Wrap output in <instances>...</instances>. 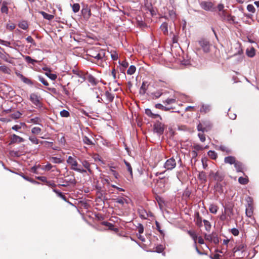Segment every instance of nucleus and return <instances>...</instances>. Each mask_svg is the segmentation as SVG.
Segmentation results:
<instances>
[{
  "mask_svg": "<svg viewBox=\"0 0 259 259\" xmlns=\"http://www.w3.org/2000/svg\"><path fill=\"white\" fill-rule=\"evenodd\" d=\"M160 29L163 31L164 34H166L168 33V28L167 23H163L160 26Z\"/></svg>",
  "mask_w": 259,
  "mask_h": 259,
  "instance_id": "c756f323",
  "label": "nucleus"
},
{
  "mask_svg": "<svg viewBox=\"0 0 259 259\" xmlns=\"http://www.w3.org/2000/svg\"><path fill=\"white\" fill-rule=\"evenodd\" d=\"M53 191L55 192L57 194V195L59 197H60L61 199H62L65 201L66 200V198L65 196L62 193L59 192V191H58L56 189H54Z\"/></svg>",
  "mask_w": 259,
  "mask_h": 259,
  "instance_id": "58836bf2",
  "label": "nucleus"
},
{
  "mask_svg": "<svg viewBox=\"0 0 259 259\" xmlns=\"http://www.w3.org/2000/svg\"><path fill=\"white\" fill-rule=\"evenodd\" d=\"M155 107L157 109H161V110H163L164 106L160 103H158V104H155Z\"/></svg>",
  "mask_w": 259,
  "mask_h": 259,
  "instance_id": "774afa93",
  "label": "nucleus"
},
{
  "mask_svg": "<svg viewBox=\"0 0 259 259\" xmlns=\"http://www.w3.org/2000/svg\"><path fill=\"white\" fill-rule=\"evenodd\" d=\"M164 130V125L160 122L157 121L154 124V131L158 134L161 135Z\"/></svg>",
  "mask_w": 259,
  "mask_h": 259,
  "instance_id": "0eeeda50",
  "label": "nucleus"
},
{
  "mask_svg": "<svg viewBox=\"0 0 259 259\" xmlns=\"http://www.w3.org/2000/svg\"><path fill=\"white\" fill-rule=\"evenodd\" d=\"M97 60L96 64L100 65L102 60H105L106 59V51L104 49H97V53L96 55V57L94 58Z\"/></svg>",
  "mask_w": 259,
  "mask_h": 259,
  "instance_id": "f03ea898",
  "label": "nucleus"
},
{
  "mask_svg": "<svg viewBox=\"0 0 259 259\" xmlns=\"http://www.w3.org/2000/svg\"><path fill=\"white\" fill-rule=\"evenodd\" d=\"M147 90V88L144 82H143L142 86L140 89V93L142 94H144Z\"/></svg>",
  "mask_w": 259,
  "mask_h": 259,
  "instance_id": "37998d69",
  "label": "nucleus"
},
{
  "mask_svg": "<svg viewBox=\"0 0 259 259\" xmlns=\"http://www.w3.org/2000/svg\"><path fill=\"white\" fill-rule=\"evenodd\" d=\"M29 140L33 143V144H38L39 142H38V140L34 136H30L29 137Z\"/></svg>",
  "mask_w": 259,
  "mask_h": 259,
  "instance_id": "c03bdc74",
  "label": "nucleus"
},
{
  "mask_svg": "<svg viewBox=\"0 0 259 259\" xmlns=\"http://www.w3.org/2000/svg\"><path fill=\"white\" fill-rule=\"evenodd\" d=\"M188 234L192 237L194 241V243L196 244V239L197 238V235L196 232L194 231L189 230L187 231Z\"/></svg>",
  "mask_w": 259,
  "mask_h": 259,
  "instance_id": "aec40b11",
  "label": "nucleus"
},
{
  "mask_svg": "<svg viewBox=\"0 0 259 259\" xmlns=\"http://www.w3.org/2000/svg\"><path fill=\"white\" fill-rule=\"evenodd\" d=\"M225 162H235V158L232 156H228L225 158Z\"/></svg>",
  "mask_w": 259,
  "mask_h": 259,
  "instance_id": "09e8293b",
  "label": "nucleus"
},
{
  "mask_svg": "<svg viewBox=\"0 0 259 259\" xmlns=\"http://www.w3.org/2000/svg\"><path fill=\"white\" fill-rule=\"evenodd\" d=\"M199 139H200V140L203 142L205 141V135L203 134V133H199L198 135Z\"/></svg>",
  "mask_w": 259,
  "mask_h": 259,
  "instance_id": "0e129e2a",
  "label": "nucleus"
},
{
  "mask_svg": "<svg viewBox=\"0 0 259 259\" xmlns=\"http://www.w3.org/2000/svg\"><path fill=\"white\" fill-rule=\"evenodd\" d=\"M219 149L223 152H225L227 153H229L231 152V149L225 145H220L219 146Z\"/></svg>",
  "mask_w": 259,
  "mask_h": 259,
  "instance_id": "5701e85b",
  "label": "nucleus"
},
{
  "mask_svg": "<svg viewBox=\"0 0 259 259\" xmlns=\"http://www.w3.org/2000/svg\"><path fill=\"white\" fill-rule=\"evenodd\" d=\"M208 155L213 160H215L217 157V154L214 151L211 150L208 152Z\"/></svg>",
  "mask_w": 259,
  "mask_h": 259,
  "instance_id": "473e14b6",
  "label": "nucleus"
},
{
  "mask_svg": "<svg viewBox=\"0 0 259 259\" xmlns=\"http://www.w3.org/2000/svg\"><path fill=\"white\" fill-rule=\"evenodd\" d=\"M83 141L85 144L88 145H92L93 144L92 141L87 137H84Z\"/></svg>",
  "mask_w": 259,
  "mask_h": 259,
  "instance_id": "3c124183",
  "label": "nucleus"
},
{
  "mask_svg": "<svg viewBox=\"0 0 259 259\" xmlns=\"http://www.w3.org/2000/svg\"><path fill=\"white\" fill-rule=\"evenodd\" d=\"M38 80L45 86H48L49 83L42 76H39L38 77Z\"/></svg>",
  "mask_w": 259,
  "mask_h": 259,
  "instance_id": "49530a36",
  "label": "nucleus"
},
{
  "mask_svg": "<svg viewBox=\"0 0 259 259\" xmlns=\"http://www.w3.org/2000/svg\"><path fill=\"white\" fill-rule=\"evenodd\" d=\"M18 26L22 29L26 30L28 28V25L26 21H23L18 24Z\"/></svg>",
  "mask_w": 259,
  "mask_h": 259,
  "instance_id": "412c9836",
  "label": "nucleus"
},
{
  "mask_svg": "<svg viewBox=\"0 0 259 259\" xmlns=\"http://www.w3.org/2000/svg\"><path fill=\"white\" fill-rule=\"evenodd\" d=\"M25 124L24 123H21L20 124H17L14 125L12 128L13 130H15L16 131H18L21 128V125H25Z\"/></svg>",
  "mask_w": 259,
  "mask_h": 259,
  "instance_id": "a18cd8bd",
  "label": "nucleus"
},
{
  "mask_svg": "<svg viewBox=\"0 0 259 259\" xmlns=\"http://www.w3.org/2000/svg\"><path fill=\"white\" fill-rule=\"evenodd\" d=\"M41 15L42 16H43V17L47 19V20H52L54 16V15H51V14H49L44 11H41L39 12Z\"/></svg>",
  "mask_w": 259,
  "mask_h": 259,
  "instance_id": "f3484780",
  "label": "nucleus"
},
{
  "mask_svg": "<svg viewBox=\"0 0 259 259\" xmlns=\"http://www.w3.org/2000/svg\"><path fill=\"white\" fill-rule=\"evenodd\" d=\"M22 114L19 112V111H16L15 112H14V113H12L11 115V118H13V119H18L21 116Z\"/></svg>",
  "mask_w": 259,
  "mask_h": 259,
  "instance_id": "e433bc0d",
  "label": "nucleus"
},
{
  "mask_svg": "<svg viewBox=\"0 0 259 259\" xmlns=\"http://www.w3.org/2000/svg\"><path fill=\"white\" fill-rule=\"evenodd\" d=\"M60 115L63 117H68L70 115L69 112L66 110H63L60 112Z\"/></svg>",
  "mask_w": 259,
  "mask_h": 259,
  "instance_id": "a19ab883",
  "label": "nucleus"
},
{
  "mask_svg": "<svg viewBox=\"0 0 259 259\" xmlns=\"http://www.w3.org/2000/svg\"><path fill=\"white\" fill-rule=\"evenodd\" d=\"M253 214V207L251 204H248L246 208V215L250 218Z\"/></svg>",
  "mask_w": 259,
  "mask_h": 259,
  "instance_id": "2eb2a0df",
  "label": "nucleus"
},
{
  "mask_svg": "<svg viewBox=\"0 0 259 259\" xmlns=\"http://www.w3.org/2000/svg\"><path fill=\"white\" fill-rule=\"evenodd\" d=\"M0 44L5 46L6 47H11V42L10 41H5L1 39H0Z\"/></svg>",
  "mask_w": 259,
  "mask_h": 259,
  "instance_id": "864d4df0",
  "label": "nucleus"
},
{
  "mask_svg": "<svg viewBox=\"0 0 259 259\" xmlns=\"http://www.w3.org/2000/svg\"><path fill=\"white\" fill-rule=\"evenodd\" d=\"M97 53V49L96 50H94L93 49H91L88 51V55L95 58L96 57V55Z\"/></svg>",
  "mask_w": 259,
  "mask_h": 259,
  "instance_id": "4c0bfd02",
  "label": "nucleus"
},
{
  "mask_svg": "<svg viewBox=\"0 0 259 259\" xmlns=\"http://www.w3.org/2000/svg\"><path fill=\"white\" fill-rule=\"evenodd\" d=\"M105 96L109 102H112L114 99V96L108 91L106 92Z\"/></svg>",
  "mask_w": 259,
  "mask_h": 259,
  "instance_id": "7c9ffc66",
  "label": "nucleus"
},
{
  "mask_svg": "<svg viewBox=\"0 0 259 259\" xmlns=\"http://www.w3.org/2000/svg\"><path fill=\"white\" fill-rule=\"evenodd\" d=\"M247 10L249 11V12H252V13H254L255 12V9L254 8V7H253V5H248L247 6Z\"/></svg>",
  "mask_w": 259,
  "mask_h": 259,
  "instance_id": "4d7b16f0",
  "label": "nucleus"
},
{
  "mask_svg": "<svg viewBox=\"0 0 259 259\" xmlns=\"http://www.w3.org/2000/svg\"><path fill=\"white\" fill-rule=\"evenodd\" d=\"M39 121H40V119L39 118L35 117L34 118L30 119L28 122L37 124L39 122Z\"/></svg>",
  "mask_w": 259,
  "mask_h": 259,
  "instance_id": "de8ad7c7",
  "label": "nucleus"
},
{
  "mask_svg": "<svg viewBox=\"0 0 259 259\" xmlns=\"http://www.w3.org/2000/svg\"><path fill=\"white\" fill-rule=\"evenodd\" d=\"M62 92L63 93H64L66 95H69V92L68 91V90L65 88V86L62 87Z\"/></svg>",
  "mask_w": 259,
  "mask_h": 259,
  "instance_id": "338daca9",
  "label": "nucleus"
},
{
  "mask_svg": "<svg viewBox=\"0 0 259 259\" xmlns=\"http://www.w3.org/2000/svg\"><path fill=\"white\" fill-rule=\"evenodd\" d=\"M78 77L82 78L83 80L85 79V74L80 71H78L74 73Z\"/></svg>",
  "mask_w": 259,
  "mask_h": 259,
  "instance_id": "8fccbe9b",
  "label": "nucleus"
},
{
  "mask_svg": "<svg viewBox=\"0 0 259 259\" xmlns=\"http://www.w3.org/2000/svg\"><path fill=\"white\" fill-rule=\"evenodd\" d=\"M72 11L74 13H77L79 11L80 6L78 4H74L72 5Z\"/></svg>",
  "mask_w": 259,
  "mask_h": 259,
  "instance_id": "ea45409f",
  "label": "nucleus"
},
{
  "mask_svg": "<svg viewBox=\"0 0 259 259\" xmlns=\"http://www.w3.org/2000/svg\"><path fill=\"white\" fill-rule=\"evenodd\" d=\"M220 15L224 21H227L230 24L237 23L235 21V17L228 14L225 11H223Z\"/></svg>",
  "mask_w": 259,
  "mask_h": 259,
  "instance_id": "7ed1b4c3",
  "label": "nucleus"
},
{
  "mask_svg": "<svg viewBox=\"0 0 259 259\" xmlns=\"http://www.w3.org/2000/svg\"><path fill=\"white\" fill-rule=\"evenodd\" d=\"M231 164H232L233 163H230ZM235 164L234 166L237 170V171H242V168L240 166L239 164L241 163H234Z\"/></svg>",
  "mask_w": 259,
  "mask_h": 259,
  "instance_id": "052dcab7",
  "label": "nucleus"
},
{
  "mask_svg": "<svg viewBox=\"0 0 259 259\" xmlns=\"http://www.w3.org/2000/svg\"><path fill=\"white\" fill-rule=\"evenodd\" d=\"M21 176L26 180L32 183H33V184H39V182H37V181H34V180L28 177H26L23 175H22Z\"/></svg>",
  "mask_w": 259,
  "mask_h": 259,
  "instance_id": "79ce46f5",
  "label": "nucleus"
},
{
  "mask_svg": "<svg viewBox=\"0 0 259 259\" xmlns=\"http://www.w3.org/2000/svg\"><path fill=\"white\" fill-rule=\"evenodd\" d=\"M197 130L198 131H201L202 132H204L206 131V128L203 127L202 124L200 123L197 125Z\"/></svg>",
  "mask_w": 259,
  "mask_h": 259,
  "instance_id": "680f3d73",
  "label": "nucleus"
},
{
  "mask_svg": "<svg viewBox=\"0 0 259 259\" xmlns=\"http://www.w3.org/2000/svg\"><path fill=\"white\" fill-rule=\"evenodd\" d=\"M87 79L88 81L93 85H96L98 82V80L92 75H88Z\"/></svg>",
  "mask_w": 259,
  "mask_h": 259,
  "instance_id": "ddd939ff",
  "label": "nucleus"
},
{
  "mask_svg": "<svg viewBox=\"0 0 259 259\" xmlns=\"http://www.w3.org/2000/svg\"><path fill=\"white\" fill-rule=\"evenodd\" d=\"M17 76L25 83L26 84H32V82H31V81L26 78V77H25L24 76H23L22 74H20V73H18L17 74Z\"/></svg>",
  "mask_w": 259,
  "mask_h": 259,
  "instance_id": "dca6fc26",
  "label": "nucleus"
},
{
  "mask_svg": "<svg viewBox=\"0 0 259 259\" xmlns=\"http://www.w3.org/2000/svg\"><path fill=\"white\" fill-rule=\"evenodd\" d=\"M15 27L16 26L14 23L8 24L6 26L7 29H9L11 31L14 30Z\"/></svg>",
  "mask_w": 259,
  "mask_h": 259,
  "instance_id": "13d9d810",
  "label": "nucleus"
},
{
  "mask_svg": "<svg viewBox=\"0 0 259 259\" xmlns=\"http://www.w3.org/2000/svg\"><path fill=\"white\" fill-rule=\"evenodd\" d=\"M31 102L37 107L40 108L41 103L39 97L35 94H31L30 96Z\"/></svg>",
  "mask_w": 259,
  "mask_h": 259,
  "instance_id": "423d86ee",
  "label": "nucleus"
},
{
  "mask_svg": "<svg viewBox=\"0 0 259 259\" xmlns=\"http://www.w3.org/2000/svg\"><path fill=\"white\" fill-rule=\"evenodd\" d=\"M245 246L243 244L238 245L233 249V256H236V254L238 252H241V255H239V257H244L245 255Z\"/></svg>",
  "mask_w": 259,
  "mask_h": 259,
  "instance_id": "39448f33",
  "label": "nucleus"
},
{
  "mask_svg": "<svg viewBox=\"0 0 259 259\" xmlns=\"http://www.w3.org/2000/svg\"><path fill=\"white\" fill-rule=\"evenodd\" d=\"M1 12L3 13L8 14V8L7 6V3L5 2H4L3 3V5L1 8Z\"/></svg>",
  "mask_w": 259,
  "mask_h": 259,
  "instance_id": "cd10ccee",
  "label": "nucleus"
},
{
  "mask_svg": "<svg viewBox=\"0 0 259 259\" xmlns=\"http://www.w3.org/2000/svg\"><path fill=\"white\" fill-rule=\"evenodd\" d=\"M255 49L251 47L246 50V54L249 57H253L255 55Z\"/></svg>",
  "mask_w": 259,
  "mask_h": 259,
  "instance_id": "a211bd4d",
  "label": "nucleus"
},
{
  "mask_svg": "<svg viewBox=\"0 0 259 259\" xmlns=\"http://www.w3.org/2000/svg\"><path fill=\"white\" fill-rule=\"evenodd\" d=\"M163 103L166 104L167 105H170L174 103H175L176 102V98H167L165 101H163Z\"/></svg>",
  "mask_w": 259,
  "mask_h": 259,
  "instance_id": "b1692460",
  "label": "nucleus"
},
{
  "mask_svg": "<svg viewBox=\"0 0 259 259\" xmlns=\"http://www.w3.org/2000/svg\"><path fill=\"white\" fill-rule=\"evenodd\" d=\"M138 232L140 234H141L144 232V227L142 224H139L137 227Z\"/></svg>",
  "mask_w": 259,
  "mask_h": 259,
  "instance_id": "6e6d98bb",
  "label": "nucleus"
},
{
  "mask_svg": "<svg viewBox=\"0 0 259 259\" xmlns=\"http://www.w3.org/2000/svg\"><path fill=\"white\" fill-rule=\"evenodd\" d=\"M163 93L160 91H158L152 93V99H156L159 98L161 95H162Z\"/></svg>",
  "mask_w": 259,
  "mask_h": 259,
  "instance_id": "2f4dec72",
  "label": "nucleus"
},
{
  "mask_svg": "<svg viewBox=\"0 0 259 259\" xmlns=\"http://www.w3.org/2000/svg\"><path fill=\"white\" fill-rule=\"evenodd\" d=\"M198 178L202 181H205L206 179V176L205 172L202 171L199 173Z\"/></svg>",
  "mask_w": 259,
  "mask_h": 259,
  "instance_id": "bf43d9fd",
  "label": "nucleus"
},
{
  "mask_svg": "<svg viewBox=\"0 0 259 259\" xmlns=\"http://www.w3.org/2000/svg\"><path fill=\"white\" fill-rule=\"evenodd\" d=\"M24 141H25V140L23 138H22L15 134H13L11 136V141H10V144H11L13 143H20L24 142Z\"/></svg>",
  "mask_w": 259,
  "mask_h": 259,
  "instance_id": "1a4fd4ad",
  "label": "nucleus"
},
{
  "mask_svg": "<svg viewBox=\"0 0 259 259\" xmlns=\"http://www.w3.org/2000/svg\"><path fill=\"white\" fill-rule=\"evenodd\" d=\"M40 168H42L40 165H38V166H34L31 168V171L37 174L38 173V169Z\"/></svg>",
  "mask_w": 259,
  "mask_h": 259,
  "instance_id": "603ef678",
  "label": "nucleus"
},
{
  "mask_svg": "<svg viewBox=\"0 0 259 259\" xmlns=\"http://www.w3.org/2000/svg\"><path fill=\"white\" fill-rule=\"evenodd\" d=\"M204 237L205 240L212 242L215 244H217L219 242V239L218 237V235L215 233H213L208 235L205 234Z\"/></svg>",
  "mask_w": 259,
  "mask_h": 259,
  "instance_id": "6e6552de",
  "label": "nucleus"
},
{
  "mask_svg": "<svg viewBox=\"0 0 259 259\" xmlns=\"http://www.w3.org/2000/svg\"><path fill=\"white\" fill-rule=\"evenodd\" d=\"M126 167L128 171L130 172L131 177L133 176L132 168L130 164V163H125Z\"/></svg>",
  "mask_w": 259,
  "mask_h": 259,
  "instance_id": "5fc2aeb1",
  "label": "nucleus"
},
{
  "mask_svg": "<svg viewBox=\"0 0 259 259\" xmlns=\"http://www.w3.org/2000/svg\"><path fill=\"white\" fill-rule=\"evenodd\" d=\"M163 166L167 169H171L176 166V163H164Z\"/></svg>",
  "mask_w": 259,
  "mask_h": 259,
  "instance_id": "a878e982",
  "label": "nucleus"
},
{
  "mask_svg": "<svg viewBox=\"0 0 259 259\" xmlns=\"http://www.w3.org/2000/svg\"><path fill=\"white\" fill-rule=\"evenodd\" d=\"M198 44L203 49L204 53H208L210 51V44L208 41L205 39H201L198 41Z\"/></svg>",
  "mask_w": 259,
  "mask_h": 259,
  "instance_id": "20e7f679",
  "label": "nucleus"
},
{
  "mask_svg": "<svg viewBox=\"0 0 259 259\" xmlns=\"http://www.w3.org/2000/svg\"><path fill=\"white\" fill-rule=\"evenodd\" d=\"M43 70L46 71L45 75H47L49 78L52 80L56 79L57 76L56 74L51 73V70L47 67L43 68Z\"/></svg>",
  "mask_w": 259,
  "mask_h": 259,
  "instance_id": "9b49d317",
  "label": "nucleus"
},
{
  "mask_svg": "<svg viewBox=\"0 0 259 259\" xmlns=\"http://www.w3.org/2000/svg\"><path fill=\"white\" fill-rule=\"evenodd\" d=\"M238 181H239V183L241 184L246 185L248 182V179L247 177H240L239 178Z\"/></svg>",
  "mask_w": 259,
  "mask_h": 259,
  "instance_id": "4be33fe9",
  "label": "nucleus"
},
{
  "mask_svg": "<svg viewBox=\"0 0 259 259\" xmlns=\"http://www.w3.org/2000/svg\"><path fill=\"white\" fill-rule=\"evenodd\" d=\"M231 233L234 236H238L239 235V230L236 228H233L231 229Z\"/></svg>",
  "mask_w": 259,
  "mask_h": 259,
  "instance_id": "e2e57ef3",
  "label": "nucleus"
},
{
  "mask_svg": "<svg viewBox=\"0 0 259 259\" xmlns=\"http://www.w3.org/2000/svg\"><path fill=\"white\" fill-rule=\"evenodd\" d=\"M136 70V68L134 65H131L127 70V74L129 75L133 74Z\"/></svg>",
  "mask_w": 259,
  "mask_h": 259,
  "instance_id": "c85d7f7f",
  "label": "nucleus"
},
{
  "mask_svg": "<svg viewBox=\"0 0 259 259\" xmlns=\"http://www.w3.org/2000/svg\"><path fill=\"white\" fill-rule=\"evenodd\" d=\"M145 114L151 118H156L157 117H159L160 119H161V118L159 114L153 113L150 109H146L145 110Z\"/></svg>",
  "mask_w": 259,
  "mask_h": 259,
  "instance_id": "f8f14e48",
  "label": "nucleus"
},
{
  "mask_svg": "<svg viewBox=\"0 0 259 259\" xmlns=\"http://www.w3.org/2000/svg\"><path fill=\"white\" fill-rule=\"evenodd\" d=\"M211 107L209 105H202L200 109L201 112L207 113L210 110Z\"/></svg>",
  "mask_w": 259,
  "mask_h": 259,
  "instance_id": "6ab92c4d",
  "label": "nucleus"
},
{
  "mask_svg": "<svg viewBox=\"0 0 259 259\" xmlns=\"http://www.w3.org/2000/svg\"><path fill=\"white\" fill-rule=\"evenodd\" d=\"M200 5L202 9L206 11L209 10L212 6V4L211 3L206 2H202Z\"/></svg>",
  "mask_w": 259,
  "mask_h": 259,
  "instance_id": "4468645a",
  "label": "nucleus"
},
{
  "mask_svg": "<svg viewBox=\"0 0 259 259\" xmlns=\"http://www.w3.org/2000/svg\"><path fill=\"white\" fill-rule=\"evenodd\" d=\"M194 222L198 227H201L202 226L203 221L198 212H196L194 214Z\"/></svg>",
  "mask_w": 259,
  "mask_h": 259,
  "instance_id": "9d476101",
  "label": "nucleus"
},
{
  "mask_svg": "<svg viewBox=\"0 0 259 259\" xmlns=\"http://www.w3.org/2000/svg\"><path fill=\"white\" fill-rule=\"evenodd\" d=\"M203 222L204 223V225L205 226V230L207 231H209L211 227L210 223L208 221L206 220H203Z\"/></svg>",
  "mask_w": 259,
  "mask_h": 259,
  "instance_id": "bb28decb",
  "label": "nucleus"
},
{
  "mask_svg": "<svg viewBox=\"0 0 259 259\" xmlns=\"http://www.w3.org/2000/svg\"><path fill=\"white\" fill-rule=\"evenodd\" d=\"M115 202L118 203L122 205L124 204V203H127L126 200L123 198H117L113 199Z\"/></svg>",
  "mask_w": 259,
  "mask_h": 259,
  "instance_id": "393cba45",
  "label": "nucleus"
},
{
  "mask_svg": "<svg viewBox=\"0 0 259 259\" xmlns=\"http://www.w3.org/2000/svg\"><path fill=\"white\" fill-rule=\"evenodd\" d=\"M41 131V129L39 127H34L31 129V133L34 135L39 134Z\"/></svg>",
  "mask_w": 259,
  "mask_h": 259,
  "instance_id": "c9c22d12",
  "label": "nucleus"
},
{
  "mask_svg": "<svg viewBox=\"0 0 259 259\" xmlns=\"http://www.w3.org/2000/svg\"><path fill=\"white\" fill-rule=\"evenodd\" d=\"M25 60L28 63H30L32 64H34L35 62H36V61L32 59L30 56H26L24 58Z\"/></svg>",
  "mask_w": 259,
  "mask_h": 259,
  "instance_id": "f704fd0d",
  "label": "nucleus"
},
{
  "mask_svg": "<svg viewBox=\"0 0 259 259\" xmlns=\"http://www.w3.org/2000/svg\"><path fill=\"white\" fill-rule=\"evenodd\" d=\"M209 210L210 212L212 213H216L218 211V207L215 205L211 204L209 206Z\"/></svg>",
  "mask_w": 259,
  "mask_h": 259,
  "instance_id": "72a5a7b5",
  "label": "nucleus"
},
{
  "mask_svg": "<svg viewBox=\"0 0 259 259\" xmlns=\"http://www.w3.org/2000/svg\"><path fill=\"white\" fill-rule=\"evenodd\" d=\"M71 163V168L78 172H85L87 169L90 170V163H84L83 166L78 164V163Z\"/></svg>",
  "mask_w": 259,
  "mask_h": 259,
  "instance_id": "f257e3e1",
  "label": "nucleus"
},
{
  "mask_svg": "<svg viewBox=\"0 0 259 259\" xmlns=\"http://www.w3.org/2000/svg\"><path fill=\"white\" fill-rule=\"evenodd\" d=\"M93 158L95 161H101V157L99 155L95 154L93 155Z\"/></svg>",
  "mask_w": 259,
  "mask_h": 259,
  "instance_id": "69168bd1",
  "label": "nucleus"
}]
</instances>
